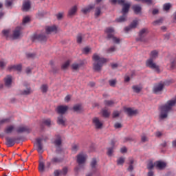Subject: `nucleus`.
<instances>
[{
  "mask_svg": "<svg viewBox=\"0 0 176 176\" xmlns=\"http://www.w3.org/2000/svg\"><path fill=\"white\" fill-rule=\"evenodd\" d=\"M155 166H156V164H153V162H151L148 164L147 168H148V170H152L153 168V167H155Z\"/></svg>",
  "mask_w": 176,
  "mask_h": 176,
  "instance_id": "nucleus-51",
  "label": "nucleus"
},
{
  "mask_svg": "<svg viewBox=\"0 0 176 176\" xmlns=\"http://www.w3.org/2000/svg\"><path fill=\"white\" fill-rule=\"evenodd\" d=\"M95 7H96L95 5H89V6H88L87 8H82V9L81 10V12H82V13H83L84 14H87V13H90V12H91L92 9H93L94 8H95Z\"/></svg>",
  "mask_w": 176,
  "mask_h": 176,
  "instance_id": "nucleus-24",
  "label": "nucleus"
},
{
  "mask_svg": "<svg viewBox=\"0 0 176 176\" xmlns=\"http://www.w3.org/2000/svg\"><path fill=\"white\" fill-rule=\"evenodd\" d=\"M16 130V127L14 125H8L4 129V133L6 134H12Z\"/></svg>",
  "mask_w": 176,
  "mask_h": 176,
  "instance_id": "nucleus-21",
  "label": "nucleus"
},
{
  "mask_svg": "<svg viewBox=\"0 0 176 176\" xmlns=\"http://www.w3.org/2000/svg\"><path fill=\"white\" fill-rule=\"evenodd\" d=\"M166 85H170V83L159 82L158 84L155 85L153 89V93H155V94H159L160 93H162Z\"/></svg>",
  "mask_w": 176,
  "mask_h": 176,
  "instance_id": "nucleus-7",
  "label": "nucleus"
},
{
  "mask_svg": "<svg viewBox=\"0 0 176 176\" xmlns=\"http://www.w3.org/2000/svg\"><path fill=\"white\" fill-rule=\"evenodd\" d=\"M28 58H34L35 57V54H32V53H29L26 54Z\"/></svg>",
  "mask_w": 176,
  "mask_h": 176,
  "instance_id": "nucleus-60",
  "label": "nucleus"
},
{
  "mask_svg": "<svg viewBox=\"0 0 176 176\" xmlns=\"http://www.w3.org/2000/svg\"><path fill=\"white\" fill-rule=\"evenodd\" d=\"M54 144L58 147L57 151H58L61 144H63V140H61V136L60 135H56V139L54 140Z\"/></svg>",
  "mask_w": 176,
  "mask_h": 176,
  "instance_id": "nucleus-22",
  "label": "nucleus"
},
{
  "mask_svg": "<svg viewBox=\"0 0 176 176\" xmlns=\"http://www.w3.org/2000/svg\"><path fill=\"white\" fill-rule=\"evenodd\" d=\"M38 171L40 173H43L45 171V163L40 162L38 164Z\"/></svg>",
  "mask_w": 176,
  "mask_h": 176,
  "instance_id": "nucleus-39",
  "label": "nucleus"
},
{
  "mask_svg": "<svg viewBox=\"0 0 176 176\" xmlns=\"http://www.w3.org/2000/svg\"><path fill=\"white\" fill-rule=\"evenodd\" d=\"M170 69H174V68H175V60H172L170 62Z\"/></svg>",
  "mask_w": 176,
  "mask_h": 176,
  "instance_id": "nucleus-61",
  "label": "nucleus"
},
{
  "mask_svg": "<svg viewBox=\"0 0 176 176\" xmlns=\"http://www.w3.org/2000/svg\"><path fill=\"white\" fill-rule=\"evenodd\" d=\"M118 3L122 6V13H123V15L118 18L116 19V22L124 23L127 19V13H129V10H130V6H131V4L126 2V0H118Z\"/></svg>",
  "mask_w": 176,
  "mask_h": 176,
  "instance_id": "nucleus-3",
  "label": "nucleus"
},
{
  "mask_svg": "<svg viewBox=\"0 0 176 176\" xmlns=\"http://www.w3.org/2000/svg\"><path fill=\"white\" fill-rule=\"evenodd\" d=\"M116 144V141L115 140H112L110 142V145L111 147L107 148V155L108 156H112L113 153V151H115V144Z\"/></svg>",
  "mask_w": 176,
  "mask_h": 176,
  "instance_id": "nucleus-14",
  "label": "nucleus"
},
{
  "mask_svg": "<svg viewBox=\"0 0 176 176\" xmlns=\"http://www.w3.org/2000/svg\"><path fill=\"white\" fill-rule=\"evenodd\" d=\"M142 3H146L147 5H152V0H140Z\"/></svg>",
  "mask_w": 176,
  "mask_h": 176,
  "instance_id": "nucleus-56",
  "label": "nucleus"
},
{
  "mask_svg": "<svg viewBox=\"0 0 176 176\" xmlns=\"http://www.w3.org/2000/svg\"><path fill=\"white\" fill-rule=\"evenodd\" d=\"M120 115L119 111H114L113 113V118H118Z\"/></svg>",
  "mask_w": 176,
  "mask_h": 176,
  "instance_id": "nucleus-62",
  "label": "nucleus"
},
{
  "mask_svg": "<svg viewBox=\"0 0 176 176\" xmlns=\"http://www.w3.org/2000/svg\"><path fill=\"white\" fill-rule=\"evenodd\" d=\"M115 33V30L113 28H107L104 30V34H107V39H112L114 43H120V39L119 38L115 37L113 34Z\"/></svg>",
  "mask_w": 176,
  "mask_h": 176,
  "instance_id": "nucleus-5",
  "label": "nucleus"
},
{
  "mask_svg": "<svg viewBox=\"0 0 176 176\" xmlns=\"http://www.w3.org/2000/svg\"><path fill=\"white\" fill-rule=\"evenodd\" d=\"M4 85L6 87L12 86V76L8 75L4 78Z\"/></svg>",
  "mask_w": 176,
  "mask_h": 176,
  "instance_id": "nucleus-23",
  "label": "nucleus"
},
{
  "mask_svg": "<svg viewBox=\"0 0 176 176\" xmlns=\"http://www.w3.org/2000/svg\"><path fill=\"white\" fill-rule=\"evenodd\" d=\"M48 88H49V87H47V85H45V84L41 86V91H42L43 93H47Z\"/></svg>",
  "mask_w": 176,
  "mask_h": 176,
  "instance_id": "nucleus-48",
  "label": "nucleus"
},
{
  "mask_svg": "<svg viewBox=\"0 0 176 176\" xmlns=\"http://www.w3.org/2000/svg\"><path fill=\"white\" fill-rule=\"evenodd\" d=\"M20 140V138H10V137H7L6 138V145L8 146V148H10L16 144V141H19Z\"/></svg>",
  "mask_w": 176,
  "mask_h": 176,
  "instance_id": "nucleus-8",
  "label": "nucleus"
},
{
  "mask_svg": "<svg viewBox=\"0 0 176 176\" xmlns=\"http://www.w3.org/2000/svg\"><path fill=\"white\" fill-rule=\"evenodd\" d=\"M78 10V7L76 6H73L69 10V16H74L76 13V11Z\"/></svg>",
  "mask_w": 176,
  "mask_h": 176,
  "instance_id": "nucleus-34",
  "label": "nucleus"
},
{
  "mask_svg": "<svg viewBox=\"0 0 176 176\" xmlns=\"http://www.w3.org/2000/svg\"><path fill=\"white\" fill-rule=\"evenodd\" d=\"M85 64H86V63L85 62V60H81L80 62V63H74L72 65V68L74 71H78V69H79V68H80V67H83V65H85Z\"/></svg>",
  "mask_w": 176,
  "mask_h": 176,
  "instance_id": "nucleus-20",
  "label": "nucleus"
},
{
  "mask_svg": "<svg viewBox=\"0 0 176 176\" xmlns=\"http://www.w3.org/2000/svg\"><path fill=\"white\" fill-rule=\"evenodd\" d=\"M2 34H3V36H5L6 38V39H9V38H10V36H9L10 34V30H4L2 31Z\"/></svg>",
  "mask_w": 176,
  "mask_h": 176,
  "instance_id": "nucleus-37",
  "label": "nucleus"
},
{
  "mask_svg": "<svg viewBox=\"0 0 176 176\" xmlns=\"http://www.w3.org/2000/svg\"><path fill=\"white\" fill-rule=\"evenodd\" d=\"M7 63L3 59L0 60V69H4L5 67H6Z\"/></svg>",
  "mask_w": 176,
  "mask_h": 176,
  "instance_id": "nucleus-42",
  "label": "nucleus"
},
{
  "mask_svg": "<svg viewBox=\"0 0 176 176\" xmlns=\"http://www.w3.org/2000/svg\"><path fill=\"white\" fill-rule=\"evenodd\" d=\"M102 12H101V7H97L95 10V17H100Z\"/></svg>",
  "mask_w": 176,
  "mask_h": 176,
  "instance_id": "nucleus-36",
  "label": "nucleus"
},
{
  "mask_svg": "<svg viewBox=\"0 0 176 176\" xmlns=\"http://www.w3.org/2000/svg\"><path fill=\"white\" fill-rule=\"evenodd\" d=\"M36 141V146L37 148L36 151L38 152V153H43V144H42L43 139L39 138H37Z\"/></svg>",
  "mask_w": 176,
  "mask_h": 176,
  "instance_id": "nucleus-10",
  "label": "nucleus"
},
{
  "mask_svg": "<svg viewBox=\"0 0 176 176\" xmlns=\"http://www.w3.org/2000/svg\"><path fill=\"white\" fill-rule=\"evenodd\" d=\"M82 39H83L82 34H78L77 36V43H82Z\"/></svg>",
  "mask_w": 176,
  "mask_h": 176,
  "instance_id": "nucleus-58",
  "label": "nucleus"
},
{
  "mask_svg": "<svg viewBox=\"0 0 176 176\" xmlns=\"http://www.w3.org/2000/svg\"><path fill=\"white\" fill-rule=\"evenodd\" d=\"M72 151L74 153H76L79 151V144H73L72 146Z\"/></svg>",
  "mask_w": 176,
  "mask_h": 176,
  "instance_id": "nucleus-41",
  "label": "nucleus"
},
{
  "mask_svg": "<svg viewBox=\"0 0 176 176\" xmlns=\"http://www.w3.org/2000/svg\"><path fill=\"white\" fill-rule=\"evenodd\" d=\"M114 52H116V46H112L110 48L107 50V53H108V54L113 53Z\"/></svg>",
  "mask_w": 176,
  "mask_h": 176,
  "instance_id": "nucleus-44",
  "label": "nucleus"
},
{
  "mask_svg": "<svg viewBox=\"0 0 176 176\" xmlns=\"http://www.w3.org/2000/svg\"><path fill=\"white\" fill-rule=\"evenodd\" d=\"M133 12L136 14H138V13L141 12V6H138V5H135L133 6L132 7Z\"/></svg>",
  "mask_w": 176,
  "mask_h": 176,
  "instance_id": "nucleus-33",
  "label": "nucleus"
},
{
  "mask_svg": "<svg viewBox=\"0 0 176 176\" xmlns=\"http://www.w3.org/2000/svg\"><path fill=\"white\" fill-rule=\"evenodd\" d=\"M176 104V99L173 100H168L166 104L160 107V119H166L168 116V112L171 111L173 107Z\"/></svg>",
  "mask_w": 176,
  "mask_h": 176,
  "instance_id": "nucleus-2",
  "label": "nucleus"
},
{
  "mask_svg": "<svg viewBox=\"0 0 176 176\" xmlns=\"http://www.w3.org/2000/svg\"><path fill=\"white\" fill-rule=\"evenodd\" d=\"M46 34H50V32H57V27L56 25L48 26L45 29Z\"/></svg>",
  "mask_w": 176,
  "mask_h": 176,
  "instance_id": "nucleus-27",
  "label": "nucleus"
},
{
  "mask_svg": "<svg viewBox=\"0 0 176 176\" xmlns=\"http://www.w3.org/2000/svg\"><path fill=\"white\" fill-rule=\"evenodd\" d=\"M92 122L96 129H100L102 128V122L100 121V119H98V118L97 117L94 118L92 120Z\"/></svg>",
  "mask_w": 176,
  "mask_h": 176,
  "instance_id": "nucleus-17",
  "label": "nucleus"
},
{
  "mask_svg": "<svg viewBox=\"0 0 176 176\" xmlns=\"http://www.w3.org/2000/svg\"><path fill=\"white\" fill-rule=\"evenodd\" d=\"M31 9V2L29 0H26L23 2L22 10L23 12H28Z\"/></svg>",
  "mask_w": 176,
  "mask_h": 176,
  "instance_id": "nucleus-19",
  "label": "nucleus"
},
{
  "mask_svg": "<svg viewBox=\"0 0 176 176\" xmlns=\"http://www.w3.org/2000/svg\"><path fill=\"white\" fill-rule=\"evenodd\" d=\"M69 67V60H67L62 65V69H67V67Z\"/></svg>",
  "mask_w": 176,
  "mask_h": 176,
  "instance_id": "nucleus-50",
  "label": "nucleus"
},
{
  "mask_svg": "<svg viewBox=\"0 0 176 176\" xmlns=\"http://www.w3.org/2000/svg\"><path fill=\"white\" fill-rule=\"evenodd\" d=\"M163 9L166 12H167L168 10H170V9H171V3H166L164 4Z\"/></svg>",
  "mask_w": 176,
  "mask_h": 176,
  "instance_id": "nucleus-40",
  "label": "nucleus"
},
{
  "mask_svg": "<svg viewBox=\"0 0 176 176\" xmlns=\"http://www.w3.org/2000/svg\"><path fill=\"white\" fill-rule=\"evenodd\" d=\"M31 19L29 18V16H25L23 19V24H27V23H30Z\"/></svg>",
  "mask_w": 176,
  "mask_h": 176,
  "instance_id": "nucleus-55",
  "label": "nucleus"
},
{
  "mask_svg": "<svg viewBox=\"0 0 176 176\" xmlns=\"http://www.w3.org/2000/svg\"><path fill=\"white\" fill-rule=\"evenodd\" d=\"M133 91H135V93H140V91H141V87L137 86V85H134L132 87Z\"/></svg>",
  "mask_w": 176,
  "mask_h": 176,
  "instance_id": "nucleus-47",
  "label": "nucleus"
},
{
  "mask_svg": "<svg viewBox=\"0 0 176 176\" xmlns=\"http://www.w3.org/2000/svg\"><path fill=\"white\" fill-rule=\"evenodd\" d=\"M67 122V119L64 118L63 116H60L57 118V123L58 124H60V126H65V122Z\"/></svg>",
  "mask_w": 176,
  "mask_h": 176,
  "instance_id": "nucleus-25",
  "label": "nucleus"
},
{
  "mask_svg": "<svg viewBox=\"0 0 176 176\" xmlns=\"http://www.w3.org/2000/svg\"><path fill=\"white\" fill-rule=\"evenodd\" d=\"M163 23V19H160L153 22V25H160Z\"/></svg>",
  "mask_w": 176,
  "mask_h": 176,
  "instance_id": "nucleus-52",
  "label": "nucleus"
},
{
  "mask_svg": "<svg viewBox=\"0 0 176 176\" xmlns=\"http://www.w3.org/2000/svg\"><path fill=\"white\" fill-rule=\"evenodd\" d=\"M56 16L58 20H61L64 16V12H59L56 15Z\"/></svg>",
  "mask_w": 176,
  "mask_h": 176,
  "instance_id": "nucleus-53",
  "label": "nucleus"
},
{
  "mask_svg": "<svg viewBox=\"0 0 176 176\" xmlns=\"http://www.w3.org/2000/svg\"><path fill=\"white\" fill-rule=\"evenodd\" d=\"M82 104H75L73 107V110L74 111V112H82Z\"/></svg>",
  "mask_w": 176,
  "mask_h": 176,
  "instance_id": "nucleus-31",
  "label": "nucleus"
},
{
  "mask_svg": "<svg viewBox=\"0 0 176 176\" xmlns=\"http://www.w3.org/2000/svg\"><path fill=\"white\" fill-rule=\"evenodd\" d=\"M67 173H68V168L67 167L63 168V170H61V174H63V175H67Z\"/></svg>",
  "mask_w": 176,
  "mask_h": 176,
  "instance_id": "nucleus-57",
  "label": "nucleus"
},
{
  "mask_svg": "<svg viewBox=\"0 0 176 176\" xmlns=\"http://www.w3.org/2000/svg\"><path fill=\"white\" fill-rule=\"evenodd\" d=\"M102 116H104V118H109V116L111 115V112H109L107 109H103L102 110Z\"/></svg>",
  "mask_w": 176,
  "mask_h": 176,
  "instance_id": "nucleus-35",
  "label": "nucleus"
},
{
  "mask_svg": "<svg viewBox=\"0 0 176 176\" xmlns=\"http://www.w3.org/2000/svg\"><path fill=\"white\" fill-rule=\"evenodd\" d=\"M91 167L93 173L97 171V160H96V158H94L91 162Z\"/></svg>",
  "mask_w": 176,
  "mask_h": 176,
  "instance_id": "nucleus-29",
  "label": "nucleus"
},
{
  "mask_svg": "<svg viewBox=\"0 0 176 176\" xmlns=\"http://www.w3.org/2000/svg\"><path fill=\"white\" fill-rule=\"evenodd\" d=\"M141 140L142 142H146V141H148V138L145 135H142Z\"/></svg>",
  "mask_w": 176,
  "mask_h": 176,
  "instance_id": "nucleus-64",
  "label": "nucleus"
},
{
  "mask_svg": "<svg viewBox=\"0 0 176 176\" xmlns=\"http://www.w3.org/2000/svg\"><path fill=\"white\" fill-rule=\"evenodd\" d=\"M32 93V90L30 87H28L25 90L21 91V94L22 96H30Z\"/></svg>",
  "mask_w": 176,
  "mask_h": 176,
  "instance_id": "nucleus-30",
  "label": "nucleus"
},
{
  "mask_svg": "<svg viewBox=\"0 0 176 176\" xmlns=\"http://www.w3.org/2000/svg\"><path fill=\"white\" fill-rule=\"evenodd\" d=\"M115 129H120L122 127V124L116 122L114 125Z\"/></svg>",
  "mask_w": 176,
  "mask_h": 176,
  "instance_id": "nucleus-63",
  "label": "nucleus"
},
{
  "mask_svg": "<svg viewBox=\"0 0 176 176\" xmlns=\"http://www.w3.org/2000/svg\"><path fill=\"white\" fill-rule=\"evenodd\" d=\"M104 104L107 107H112L115 102L113 100H104Z\"/></svg>",
  "mask_w": 176,
  "mask_h": 176,
  "instance_id": "nucleus-43",
  "label": "nucleus"
},
{
  "mask_svg": "<svg viewBox=\"0 0 176 176\" xmlns=\"http://www.w3.org/2000/svg\"><path fill=\"white\" fill-rule=\"evenodd\" d=\"M34 39H37L40 42H46L47 41V36H46V33H41L39 34H34L33 36Z\"/></svg>",
  "mask_w": 176,
  "mask_h": 176,
  "instance_id": "nucleus-12",
  "label": "nucleus"
},
{
  "mask_svg": "<svg viewBox=\"0 0 176 176\" xmlns=\"http://www.w3.org/2000/svg\"><path fill=\"white\" fill-rule=\"evenodd\" d=\"M61 170H56L54 172V176H60L61 175Z\"/></svg>",
  "mask_w": 176,
  "mask_h": 176,
  "instance_id": "nucleus-59",
  "label": "nucleus"
},
{
  "mask_svg": "<svg viewBox=\"0 0 176 176\" xmlns=\"http://www.w3.org/2000/svg\"><path fill=\"white\" fill-rule=\"evenodd\" d=\"M21 65H14L8 67V71H21Z\"/></svg>",
  "mask_w": 176,
  "mask_h": 176,
  "instance_id": "nucleus-26",
  "label": "nucleus"
},
{
  "mask_svg": "<svg viewBox=\"0 0 176 176\" xmlns=\"http://www.w3.org/2000/svg\"><path fill=\"white\" fill-rule=\"evenodd\" d=\"M86 159H87V155L83 153H80L77 155V163L79 166L85 164Z\"/></svg>",
  "mask_w": 176,
  "mask_h": 176,
  "instance_id": "nucleus-9",
  "label": "nucleus"
},
{
  "mask_svg": "<svg viewBox=\"0 0 176 176\" xmlns=\"http://www.w3.org/2000/svg\"><path fill=\"white\" fill-rule=\"evenodd\" d=\"M21 35V27H16L13 31L12 38V39H19Z\"/></svg>",
  "mask_w": 176,
  "mask_h": 176,
  "instance_id": "nucleus-13",
  "label": "nucleus"
},
{
  "mask_svg": "<svg viewBox=\"0 0 176 176\" xmlns=\"http://www.w3.org/2000/svg\"><path fill=\"white\" fill-rule=\"evenodd\" d=\"M109 85H110L111 87H115V86H116V79L109 80Z\"/></svg>",
  "mask_w": 176,
  "mask_h": 176,
  "instance_id": "nucleus-49",
  "label": "nucleus"
},
{
  "mask_svg": "<svg viewBox=\"0 0 176 176\" xmlns=\"http://www.w3.org/2000/svg\"><path fill=\"white\" fill-rule=\"evenodd\" d=\"M13 3V0H6V8L10 7L11 5Z\"/></svg>",
  "mask_w": 176,
  "mask_h": 176,
  "instance_id": "nucleus-54",
  "label": "nucleus"
},
{
  "mask_svg": "<svg viewBox=\"0 0 176 176\" xmlns=\"http://www.w3.org/2000/svg\"><path fill=\"white\" fill-rule=\"evenodd\" d=\"M53 164H56L57 163H61L63 162V158L58 157H54L51 160Z\"/></svg>",
  "mask_w": 176,
  "mask_h": 176,
  "instance_id": "nucleus-32",
  "label": "nucleus"
},
{
  "mask_svg": "<svg viewBox=\"0 0 176 176\" xmlns=\"http://www.w3.org/2000/svg\"><path fill=\"white\" fill-rule=\"evenodd\" d=\"M124 111L128 115V116H134V115H137V113H138V110H134L130 107L125 108Z\"/></svg>",
  "mask_w": 176,
  "mask_h": 176,
  "instance_id": "nucleus-18",
  "label": "nucleus"
},
{
  "mask_svg": "<svg viewBox=\"0 0 176 176\" xmlns=\"http://www.w3.org/2000/svg\"><path fill=\"white\" fill-rule=\"evenodd\" d=\"M158 56L159 52L156 50L152 51L150 54V58L146 61V65L151 69H153L157 74H160V67L153 62L157 58Z\"/></svg>",
  "mask_w": 176,
  "mask_h": 176,
  "instance_id": "nucleus-1",
  "label": "nucleus"
},
{
  "mask_svg": "<svg viewBox=\"0 0 176 176\" xmlns=\"http://www.w3.org/2000/svg\"><path fill=\"white\" fill-rule=\"evenodd\" d=\"M124 162H125L124 158L123 157H120L117 160V164L118 166H123V164H124Z\"/></svg>",
  "mask_w": 176,
  "mask_h": 176,
  "instance_id": "nucleus-38",
  "label": "nucleus"
},
{
  "mask_svg": "<svg viewBox=\"0 0 176 176\" xmlns=\"http://www.w3.org/2000/svg\"><path fill=\"white\" fill-rule=\"evenodd\" d=\"M16 132L18 133V134H21L23 133H30L31 129L27 126L21 125L16 128Z\"/></svg>",
  "mask_w": 176,
  "mask_h": 176,
  "instance_id": "nucleus-11",
  "label": "nucleus"
},
{
  "mask_svg": "<svg viewBox=\"0 0 176 176\" xmlns=\"http://www.w3.org/2000/svg\"><path fill=\"white\" fill-rule=\"evenodd\" d=\"M10 122V118H3L0 120V125L5 124V123H9Z\"/></svg>",
  "mask_w": 176,
  "mask_h": 176,
  "instance_id": "nucleus-46",
  "label": "nucleus"
},
{
  "mask_svg": "<svg viewBox=\"0 0 176 176\" xmlns=\"http://www.w3.org/2000/svg\"><path fill=\"white\" fill-rule=\"evenodd\" d=\"M155 164L159 170H163L166 167V163L161 161H157Z\"/></svg>",
  "mask_w": 176,
  "mask_h": 176,
  "instance_id": "nucleus-28",
  "label": "nucleus"
},
{
  "mask_svg": "<svg viewBox=\"0 0 176 176\" xmlns=\"http://www.w3.org/2000/svg\"><path fill=\"white\" fill-rule=\"evenodd\" d=\"M149 31L148 28H143L139 32V37L137 38V41L140 42H148V38H146V35H148Z\"/></svg>",
  "mask_w": 176,
  "mask_h": 176,
  "instance_id": "nucleus-6",
  "label": "nucleus"
},
{
  "mask_svg": "<svg viewBox=\"0 0 176 176\" xmlns=\"http://www.w3.org/2000/svg\"><path fill=\"white\" fill-rule=\"evenodd\" d=\"M43 123L45 124V126H50V124H52V120H50V118H47V119L43 120Z\"/></svg>",
  "mask_w": 176,
  "mask_h": 176,
  "instance_id": "nucleus-45",
  "label": "nucleus"
},
{
  "mask_svg": "<svg viewBox=\"0 0 176 176\" xmlns=\"http://www.w3.org/2000/svg\"><path fill=\"white\" fill-rule=\"evenodd\" d=\"M92 60L94 61L93 63V69L96 71L97 72H100L101 69H102V67L107 63H108L109 60L104 58L100 57V55L98 54H94L92 56Z\"/></svg>",
  "mask_w": 176,
  "mask_h": 176,
  "instance_id": "nucleus-4",
  "label": "nucleus"
},
{
  "mask_svg": "<svg viewBox=\"0 0 176 176\" xmlns=\"http://www.w3.org/2000/svg\"><path fill=\"white\" fill-rule=\"evenodd\" d=\"M68 111V106L60 105L56 108V112L59 115H64Z\"/></svg>",
  "mask_w": 176,
  "mask_h": 176,
  "instance_id": "nucleus-15",
  "label": "nucleus"
},
{
  "mask_svg": "<svg viewBox=\"0 0 176 176\" xmlns=\"http://www.w3.org/2000/svg\"><path fill=\"white\" fill-rule=\"evenodd\" d=\"M137 25H138V21L134 20L133 22L130 24L129 26H127L124 28L125 32H129V31H131L133 28H136Z\"/></svg>",
  "mask_w": 176,
  "mask_h": 176,
  "instance_id": "nucleus-16",
  "label": "nucleus"
}]
</instances>
